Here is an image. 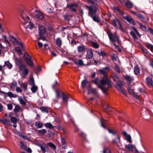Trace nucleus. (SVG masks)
<instances>
[{"label": "nucleus", "mask_w": 153, "mask_h": 153, "mask_svg": "<svg viewBox=\"0 0 153 153\" xmlns=\"http://www.w3.org/2000/svg\"><path fill=\"white\" fill-rule=\"evenodd\" d=\"M108 69V67H106L99 70V73L103 75L101 80H99L98 78H96L92 80V82L97 85L104 93L108 91V88H111L112 86L111 81L109 79L107 75Z\"/></svg>", "instance_id": "1"}, {"label": "nucleus", "mask_w": 153, "mask_h": 153, "mask_svg": "<svg viewBox=\"0 0 153 153\" xmlns=\"http://www.w3.org/2000/svg\"><path fill=\"white\" fill-rule=\"evenodd\" d=\"M20 13L22 18L24 21L23 23L26 30L28 31H30L34 27V24L31 22H27V21L26 22V21L30 20V18L28 15H29L32 17V14L30 13H28L27 12L23 10L20 11Z\"/></svg>", "instance_id": "2"}, {"label": "nucleus", "mask_w": 153, "mask_h": 153, "mask_svg": "<svg viewBox=\"0 0 153 153\" xmlns=\"http://www.w3.org/2000/svg\"><path fill=\"white\" fill-rule=\"evenodd\" d=\"M85 7L88 10V15L90 17H92V15H95L98 9L97 7L93 5L91 6L86 5Z\"/></svg>", "instance_id": "3"}, {"label": "nucleus", "mask_w": 153, "mask_h": 153, "mask_svg": "<svg viewBox=\"0 0 153 153\" xmlns=\"http://www.w3.org/2000/svg\"><path fill=\"white\" fill-rule=\"evenodd\" d=\"M10 41L15 45L21 46L23 49L24 48V46L23 43L19 39H17L13 36H10Z\"/></svg>", "instance_id": "4"}, {"label": "nucleus", "mask_w": 153, "mask_h": 153, "mask_svg": "<svg viewBox=\"0 0 153 153\" xmlns=\"http://www.w3.org/2000/svg\"><path fill=\"white\" fill-rule=\"evenodd\" d=\"M24 56L27 63L31 67H33V60L31 57L27 53H24Z\"/></svg>", "instance_id": "5"}, {"label": "nucleus", "mask_w": 153, "mask_h": 153, "mask_svg": "<svg viewBox=\"0 0 153 153\" xmlns=\"http://www.w3.org/2000/svg\"><path fill=\"white\" fill-rule=\"evenodd\" d=\"M19 69L21 71H22V74L23 75H27L28 73V70L26 67L22 64L19 65Z\"/></svg>", "instance_id": "6"}, {"label": "nucleus", "mask_w": 153, "mask_h": 153, "mask_svg": "<svg viewBox=\"0 0 153 153\" xmlns=\"http://www.w3.org/2000/svg\"><path fill=\"white\" fill-rule=\"evenodd\" d=\"M122 133L125 137V140L130 143H132L131 137L130 134H128L125 131H122Z\"/></svg>", "instance_id": "7"}, {"label": "nucleus", "mask_w": 153, "mask_h": 153, "mask_svg": "<svg viewBox=\"0 0 153 153\" xmlns=\"http://www.w3.org/2000/svg\"><path fill=\"white\" fill-rule=\"evenodd\" d=\"M45 29L42 25H39V35L40 37L43 36L45 33Z\"/></svg>", "instance_id": "8"}, {"label": "nucleus", "mask_w": 153, "mask_h": 153, "mask_svg": "<svg viewBox=\"0 0 153 153\" xmlns=\"http://www.w3.org/2000/svg\"><path fill=\"white\" fill-rule=\"evenodd\" d=\"M35 15L36 16V18L39 19H43L44 17V14L39 10L36 11Z\"/></svg>", "instance_id": "9"}, {"label": "nucleus", "mask_w": 153, "mask_h": 153, "mask_svg": "<svg viewBox=\"0 0 153 153\" xmlns=\"http://www.w3.org/2000/svg\"><path fill=\"white\" fill-rule=\"evenodd\" d=\"M93 53L92 49H89L87 51L86 57L88 59H90L93 57Z\"/></svg>", "instance_id": "10"}, {"label": "nucleus", "mask_w": 153, "mask_h": 153, "mask_svg": "<svg viewBox=\"0 0 153 153\" xmlns=\"http://www.w3.org/2000/svg\"><path fill=\"white\" fill-rule=\"evenodd\" d=\"M146 83L149 87L152 86L153 85V82L152 78L150 77H148L146 78Z\"/></svg>", "instance_id": "11"}, {"label": "nucleus", "mask_w": 153, "mask_h": 153, "mask_svg": "<svg viewBox=\"0 0 153 153\" xmlns=\"http://www.w3.org/2000/svg\"><path fill=\"white\" fill-rule=\"evenodd\" d=\"M68 98L66 95L64 94L62 95V103L65 105H68Z\"/></svg>", "instance_id": "12"}, {"label": "nucleus", "mask_w": 153, "mask_h": 153, "mask_svg": "<svg viewBox=\"0 0 153 153\" xmlns=\"http://www.w3.org/2000/svg\"><path fill=\"white\" fill-rule=\"evenodd\" d=\"M125 148H127L129 151H132L134 149H135V146L133 144H129L125 145Z\"/></svg>", "instance_id": "13"}, {"label": "nucleus", "mask_w": 153, "mask_h": 153, "mask_svg": "<svg viewBox=\"0 0 153 153\" xmlns=\"http://www.w3.org/2000/svg\"><path fill=\"white\" fill-rule=\"evenodd\" d=\"M56 43L59 48H61L62 44V42L61 39L60 38H57L56 40Z\"/></svg>", "instance_id": "14"}, {"label": "nucleus", "mask_w": 153, "mask_h": 153, "mask_svg": "<svg viewBox=\"0 0 153 153\" xmlns=\"http://www.w3.org/2000/svg\"><path fill=\"white\" fill-rule=\"evenodd\" d=\"M78 51L79 52H82L86 49V47L83 45H81L77 47Z\"/></svg>", "instance_id": "15"}, {"label": "nucleus", "mask_w": 153, "mask_h": 153, "mask_svg": "<svg viewBox=\"0 0 153 153\" xmlns=\"http://www.w3.org/2000/svg\"><path fill=\"white\" fill-rule=\"evenodd\" d=\"M125 19L130 23L134 25L135 24L134 20L130 17L126 16L125 18Z\"/></svg>", "instance_id": "16"}, {"label": "nucleus", "mask_w": 153, "mask_h": 153, "mask_svg": "<svg viewBox=\"0 0 153 153\" xmlns=\"http://www.w3.org/2000/svg\"><path fill=\"white\" fill-rule=\"evenodd\" d=\"M7 97H8L10 98H16L17 97V94H13L12 92L10 91L7 93Z\"/></svg>", "instance_id": "17"}, {"label": "nucleus", "mask_w": 153, "mask_h": 153, "mask_svg": "<svg viewBox=\"0 0 153 153\" xmlns=\"http://www.w3.org/2000/svg\"><path fill=\"white\" fill-rule=\"evenodd\" d=\"M39 146L40 148L43 153H45L46 149H48V147L45 144L39 145Z\"/></svg>", "instance_id": "18"}, {"label": "nucleus", "mask_w": 153, "mask_h": 153, "mask_svg": "<svg viewBox=\"0 0 153 153\" xmlns=\"http://www.w3.org/2000/svg\"><path fill=\"white\" fill-rule=\"evenodd\" d=\"M120 21L119 20L116 18H115L114 19H113L112 21V24L116 27H117V23L118 24L120 22Z\"/></svg>", "instance_id": "19"}, {"label": "nucleus", "mask_w": 153, "mask_h": 153, "mask_svg": "<svg viewBox=\"0 0 153 153\" xmlns=\"http://www.w3.org/2000/svg\"><path fill=\"white\" fill-rule=\"evenodd\" d=\"M35 126L38 128H41L43 126V125L42 123L40 121L36 122L35 124Z\"/></svg>", "instance_id": "20"}, {"label": "nucleus", "mask_w": 153, "mask_h": 153, "mask_svg": "<svg viewBox=\"0 0 153 153\" xmlns=\"http://www.w3.org/2000/svg\"><path fill=\"white\" fill-rule=\"evenodd\" d=\"M128 89L129 93L130 94H133L137 98V99L139 98V96L138 95H137V94H134V90L132 89L131 87H128Z\"/></svg>", "instance_id": "21"}, {"label": "nucleus", "mask_w": 153, "mask_h": 153, "mask_svg": "<svg viewBox=\"0 0 153 153\" xmlns=\"http://www.w3.org/2000/svg\"><path fill=\"white\" fill-rule=\"evenodd\" d=\"M91 46L95 48H98L99 45L97 42L91 41L90 42Z\"/></svg>", "instance_id": "22"}, {"label": "nucleus", "mask_w": 153, "mask_h": 153, "mask_svg": "<svg viewBox=\"0 0 153 153\" xmlns=\"http://www.w3.org/2000/svg\"><path fill=\"white\" fill-rule=\"evenodd\" d=\"M134 71L135 74L136 75H138L140 72V69L137 65H136L134 68Z\"/></svg>", "instance_id": "23"}, {"label": "nucleus", "mask_w": 153, "mask_h": 153, "mask_svg": "<svg viewBox=\"0 0 153 153\" xmlns=\"http://www.w3.org/2000/svg\"><path fill=\"white\" fill-rule=\"evenodd\" d=\"M74 63L78 66L82 65L83 64V61L81 59H78L77 61H74Z\"/></svg>", "instance_id": "24"}, {"label": "nucleus", "mask_w": 153, "mask_h": 153, "mask_svg": "<svg viewBox=\"0 0 153 153\" xmlns=\"http://www.w3.org/2000/svg\"><path fill=\"white\" fill-rule=\"evenodd\" d=\"M13 105H15L14 111L15 113H16L19 111L21 107L19 105L15 104V103H13Z\"/></svg>", "instance_id": "25"}, {"label": "nucleus", "mask_w": 153, "mask_h": 153, "mask_svg": "<svg viewBox=\"0 0 153 153\" xmlns=\"http://www.w3.org/2000/svg\"><path fill=\"white\" fill-rule=\"evenodd\" d=\"M5 66H7L9 69H11L13 67L12 64L8 61L5 62H4V65L3 66L4 67Z\"/></svg>", "instance_id": "26"}, {"label": "nucleus", "mask_w": 153, "mask_h": 153, "mask_svg": "<svg viewBox=\"0 0 153 153\" xmlns=\"http://www.w3.org/2000/svg\"><path fill=\"white\" fill-rule=\"evenodd\" d=\"M12 113H10L9 114V116L11 117L10 118V121L11 122L13 123H16L17 122V120L16 118L14 117H11L12 115Z\"/></svg>", "instance_id": "27"}, {"label": "nucleus", "mask_w": 153, "mask_h": 153, "mask_svg": "<svg viewBox=\"0 0 153 153\" xmlns=\"http://www.w3.org/2000/svg\"><path fill=\"white\" fill-rule=\"evenodd\" d=\"M31 86L32 87L30 89L31 90L33 93H36V91L37 90L38 88L37 86L36 85H35Z\"/></svg>", "instance_id": "28"}, {"label": "nucleus", "mask_w": 153, "mask_h": 153, "mask_svg": "<svg viewBox=\"0 0 153 153\" xmlns=\"http://www.w3.org/2000/svg\"><path fill=\"white\" fill-rule=\"evenodd\" d=\"M18 100L20 103L23 106H25L26 104L25 101L21 97H19L18 98Z\"/></svg>", "instance_id": "29"}, {"label": "nucleus", "mask_w": 153, "mask_h": 153, "mask_svg": "<svg viewBox=\"0 0 153 153\" xmlns=\"http://www.w3.org/2000/svg\"><path fill=\"white\" fill-rule=\"evenodd\" d=\"M78 7V4L76 3H74L71 4H67L66 6V7L67 8H72L73 7Z\"/></svg>", "instance_id": "30"}, {"label": "nucleus", "mask_w": 153, "mask_h": 153, "mask_svg": "<svg viewBox=\"0 0 153 153\" xmlns=\"http://www.w3.org/2000/svg\"><path fill=\"white\" fill-rule=\"evenodd\" d=\"M88 81L87 79H85L83 80L81 83L82 87L83 88H84L86 86L87 84L88 83Z\"/></svg>", "instance_id": "31"}, {"label": "nucleus", "mask_w": 153, "mask_h": 153, "mask_svg": "<svg viewBox=\"0 0 153 153\" xmlns=\"http://www.w3.org/2000/svg\"><path fill=\"white\" fill-rule=\"evenodd\" d=\"M29 83L31 85H35L34 79L33 76L31 77L29 79Z\"/></svg>", "instance_id": "32"}, {"label": "nucleus", "mask_w": 153, "mask_h": 153, "mask_svg": "<svg viewBox=\"0 0 153 153\" xmlns=\"http://www.w3.org/2000/svg\"><path fill=\"white\" fill-rule=\"evenodd\" d=\"M122 85V83L120 82L119 83L117 82V84L115 86L116 88L120 91L123 88H122L121 87Z\"/></svg>", "instance_id": "33"}, {"label": "nucleus", "mask_w": 153, "mask_h": 153, "mask_svg": "<svg viewBox=\"0 0 153 153\" xmlns=\"http://www.w3.org/2000/svg\"><path fill=\"white\" fill-rule=\"evenodd\" d=\"M125 78L126 80L128 82H131L134 79L132 77H131L129 75H126L125 76Z\"/></svg>", "instance_id": "34"}, {"label": "nucleus", "mask_w": 153, "mask_h": 153, "mask_svg": "<svg viewBox=\"0 0 153 153\" xmlns=\"http://www.w3.org/2000/svg\"><path fill=\"white\" fill-rule=\"evenodd\" d=\"M19 146L21 149H22L24 150L26 149V146L24 145V143L22 141L19 142Z\"/></svg>", "instance_id": "35"}, {"label": "nucleus", "mask_w": 153, "mask_h": 153, "mask_svg": "<svg viewBox=\"0 0 153 153\" xmlns=\"http://www.w3.org/2000/svg\"><path fill=\"white\" fill-rule=\"evenodd\" d=\"M126 7L128 8H131L133 6V4L130 1H127L126 4Z\"/></svg>", "instance_id": "36"}, {"label": "nucleus", "mask_w": 153, "mask_h": 153, "mask_svg": "<svg viewBox=\"0 0 153 153\" xmlns=\"http://www.w3.org/2000/svg\"><path fill=\"white\" fill-rule=\"evenodd\" d=\"M109 37L110 40L112 42L114 41L113 36L112 33L111 32H108L107 33Z\"/></svg>", "instance_id": "37"}, {"label": "nucleus", "mask_w": 153, "mask_h": 153, "mask_svg": "<svg viewBox=\"0 0 153 153\" xmlns=\"http://www.w3.org/2000/svg\"><path fill=\"white\" fill-rule=\"evenodd\" d=\"M14 50L19 55H20L22 54V50L19 47H15Z\"/></svg>", "instance_id": "38"}, {"label": "nucleus", "mask_w": 153, "mask_h": 153, "mask_svg": "<svg viewBox=\"0 0 153 153\" xmlns=\"http://www.w3.org/2000/svg\"><path fill=\"white\" fill-rule=\"evenodd\" d=\"M45 126L47 128L52 129L53 128V126L50 123H46L45 124Z\"/></svg>", "instance_id": "39"}, {"label": "nucleus", "mask_w": 153, "mask_h": 153, "mask_svg": "<svg viewBox=\"0 0 153 153\" xmlns=\"http://www.w3.org/2000/svg\"><path fill=\"white\" fill-rule=\"evenodd\" d=\"M1 122L4 124L6 125H10V121L9 120L6 119H4L2 120Z\"/></svg>", "instance_id": "40"}, {"label": "nucleus", "mask_w": 153, "mask_h": 153, "mask_svg": "<svg viewBox=\"0 0 153 153\" xmlns=\"http://www.w3.org/2000/svg\"><path fill=\"white\" fill-rule=\"evenodd\" d=\"M92 18L94 21L97 22H99V19L96 16V14L92 15V17H91Z\"/></svg>", "instance_id": "41"}, {"label": "nucleus", "mask_w": 153, "mask_h": 153, "mask_svg": "<svg viewBox=\"0 0 153 153\" xmlns=\"http://www.w3.org/2000/svg\"><path fill=\"white\" fill-rule=\"evenodd\" d=\"M103 153H111V152L108 147H105L103 148Z\"/></svg>", "instance_id": "42"}, {"label": "nucleus", "mask_w": 153, "mask_h": 153, "mask_svg": "<svg viewBox=\"0 0 153 153\" xmlns=\"http://www.w3.org/2000/svg\"><path fill=\"white\" fill-rule=\"evenodd\" d=\"M130 34L134 39L136 40L138 39V37L135 34L133 31H131L130 32Z\"/></svg>", "instance_id": "43"}, {"label": "nucleus", "mask_w": 153, "mask_h": 153, "mask_svg": "<svg viewBox=\"0 0 153 153\" xmlns=\"http://www.w3.org/2000/svg\"><path fill=\"white\" fill-rule=\"evenodd\" d=\"M37 131L38 133L42 134H45L47 132L46 130L44 129L38 130Z\"/></svg>", "instance_id": "44"}, {"label": "nucleus", "mask_w": 153, "mask_h": 153, "mask_svg": "<svg viewBox=\"0 0 153 153\" xmlns=\"http://www.w3.org/2000/svg\"><path fill=\"white\" fill-rule=\"evenodd\" d=\"M146 46L147 48L149 49L151 51H153V45H152L149 43H146Z\"/></svg>", "instance_id": "45"}, {"label": "nucleus", "mask_w": 153, "mask_h": 153, "mask_svg": "<svg viewBox=\"0 0 153 153\" xmlns=\"http://www.w3.org/2000/svg\"><path fill=\"white\" fill-rule=\"evenodd\" d=\"M47 145L53 150H55L56 149L55 145L51 143H48Z\"/></svg>", "instance_id": "46"}, {"label": "nucleus", "mask_w": 153, "mask_h": 153, "mask_svg": "<svg viewBox=\"0 0 153 153\" xmlns=\"http://www.w3.org/2000/svg\"><path fill=\"white\" fill-rule=\"evenodd\" d=\"M55 92L56 94V97L57 100H53L55 103L56 102H57V100L59 98L60 96V93L58 91H56Z\"/></svg>", "instance_id": "47"}, {"label": "nucleus", "mask_w": 153, "mask_h": 153, "mask_svg": "<svg viewBox=\"0 0 153 153\" xmlns=\"http://www.w3.org/2000/svg\"><path fill=\"white\" fill-rule=\"evenodd\" d=\"M27 83H23L21 84V86L24 89V91H26L27 90Z\"/></svg>", "instance_id": "48"}, {"label": "nucleus", "mask_w": 153, "mask_h": 153, "mask_svg": "<svg viewBox=\"0 0 153 153\" xmlns=\"http://www.w3.org/2000/svg\"><path fill=\"white\" fill-rule=\"evenodd\" d=\"M17 83L16 82H13L10 85V88L12 89H13L15 87L16 88L17 87Z\"/></svg>", "instance_id": "49"}, {"label": "nucleus", "mask_w": 153, "mask_h": 153, "mask_svg": "<svg viewBox=\"0 0 153 153\" xmlns=\"http://www.w3.org/2000/svg\"><path fill=\"white\" fill-rule=\"evenodd\" d=\"M137 17L140 19L143 22L145 20V19L143 16L140 13H138L137 15Z\"/></svg>", "instance_id": "50"}, {"label": "nucleus", "mask_w": 153, "mask_h": 153, "mask_svg": "<svg viewBox=\"0 0 153 153\" xmlns=\"http://www.w3.org/2000/svg\"><path fill=\"white\" fill-rule=\"evenodd\" d=\"M139 25L140 28L142 30H146L147 28L146 26L143 25L142 24L140 23H139Z\"/></svg>", "instance_id": "51"}, {"label": "nucleus", "mask_w": 153, "mask_h": 153, "mask_svg": "<svg viewBox=\"0 0 153 153\" xmlns=\"http://www.w3.org/2000/svg\"><path fill=\"white\" fill-rule=\"evenodd\" d=\"M90 92L94 94H96L97 92V91L94 88H91L89 89V90L88 91V94Z\"/></svg>", "instance_id": "52"}, {"label": "nucleus", "mask_w": 153, "mask_h": 153, "mask_svg": "<svg viewBox=\"0 0 153 153\" xmlns=\"http://www.w3.org/2000/svg\"><path fill=\"white\" fill-rule=\"evenodd\" d=\"M132 28L136 32V33L137 34V36L139 37H140L141 36V35H140L139 32L137 30V29L134 27H132Z\"/></svg>", "instance_id": "53"}, {"label": "nucleus", "mask_w": 153, "mask_h": 153, "mask_svg": "<svg viewBox=\"0 0 153 153\" xmlns=\"http://www.w3.org/2000/svg\"><path fill=\"white\" fill-rule=\"evenodd\" d=\"M61 143L62 145H65L66 143V141L65 139L62 137H61Z\"/></svg>", "instance_id": "54"}, {"label": "nucleus", "mask_w": 153, "mask_h": 153, "mask_svg": "<svg viewBox=\"0 0 153 153\" xmlns=\"http://www.w3.org/2000/svg\"><path fill=\"white\" fill-rule=\"evenodd\" d=\"M40 109L42 112L48 113V109L46 107H41L40 108Z\"/></svg>", "instance_id": "55"}, {"label": "nucleus", "mask_w": 153, "mask_h": 153, "mask_svg": "<svg viewBox=\"0 0 153 153\" xmlns=\"http://www.w3.org/2000/svg\"><path fill=\"white\" fill-rule=\"evenodd\" d=\"M115 70L118 73H120V69L119 67L117 65H116L114 67Z\"/></svg>", "instance_id": "56"}, {"label": "nucleus", "mask_w": 153, "mask_h": 153, "mask_svg": "<svg viewBox=\"0 0 153 153\" xmlns=\"http://www.w3.org/2000/svg\"><path fill=\"white\" fill-rule=\"evenodd\" d=\"M99 54L103 56H105L107 55V53L103 51H101L100 52H99Z\"/></svg>", "instance_id": "57"}, {"label": "nucleus", "mask_w": 153, "mask_h": 153, "mask_svg": "<svg viewBox=\"0 0 153 153\" xmlns=\"http://www.w3.org/2000/svg\"><path fill=\"white\" fill-rule=\"evenodd\" d=\"M7 93L0 90V94L4 95V98H6L7 97Z\"/></svg>", "instance_id": "58"}, {"label": "nucleus", "mask_w": 153, "mask_h": 153, "mask_svg": "<svg viewBox=\"0 0 153 153\" xmlns=\"http://www.w3.org/2000/svg\"><path fill=\"white\" fill-rule=\"evenodd\" d=\"M16 91L17 92L22 93V90L19 87H16Z\"/></svg>", "instance_id": "59"}, {"label": "nucleus", "mask_w": 153, "mask_h": 153, "mask_svg": "<svg viewBox=\"0 0 153 153\" xmlns=\"http://www.w3.org/2000/svg\"><path fill=\"white\" fill-rule=\"evenodd\" d=\"M7 109L9 110H11L13 107L12 104L9 103L7 105Z\"/></svg>", "instance_id": "60"}, {"label": "nucleus", "mask_w": 153, "mask_h": 153, "mask_svg": "<svg viewBox=\"0 0 153 153\" xmlns=\"http://www.w3.org/2000/svg\"><path fill=\"white\" fill-rule=\"evenodd\" d=\"M78 134L79 135L82 137H85V135L84 132L83 131H80L79 132H78Z\"/></svg>", "instance_id": "61"}, {"label": "nucleus", "mask_w": 153, "mask_h": 153, "mask_svg": "<svg viewBox=\"0 0 153 153\" xmlns=\"http://www.w3.org/2000/svg\"><path fill=\"white\" fill-rule=\"evenodd\" d=\"M113 79L114 81L119 82L118 77L116 75L114 76L113 77Z\"/></svg>", "instance_id": "62"}, {"label": "nucleus", "mask_w": 153, "mask_h": 153, "mask_svg": "<svg viewBox=\"0 0 153 153\" xmlns=\"http://www.w3.org/2000/svg\"><path fill=\"white\" fill-rule=\"evenodd\" d=\"M108 131L110 133H111L113 135H115L116 134V132L114 131L111 130L109 129H108Z\"/></svg>", "instance_id": "63"}, {"label": "nucleus", "mask_w": 153, "mask_h": 153, "mask_svg": "<svg viewBox=\"0 0 153 153\" xmlns=\"http://www.w3.org/2000/svg\"><path fill=\"white\" fill-rule=\"evenodd\" d=\"M139 92L141 94H143L144 93L145 91L144 90L141 88H139L138 89Z\"/></svg>", "instance_id": "64"}]
</instances>
